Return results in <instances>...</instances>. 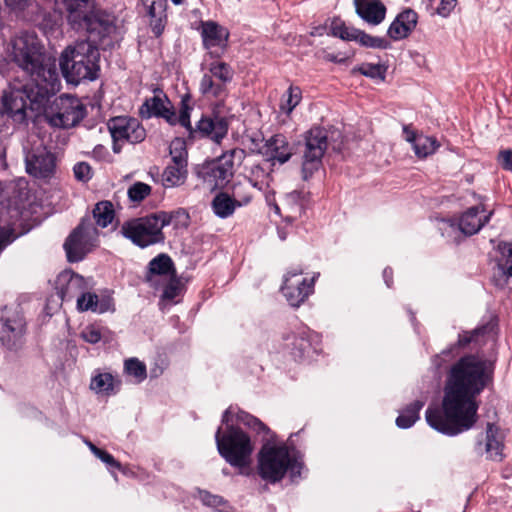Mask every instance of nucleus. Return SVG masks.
Returning a JSON list of instances; mask_svg holds the SVG:
<instances>
[{"mask_svg":"<svg viewBox=\"0 0 512 512\" xmlns=\"http://www.w3.org/2000/svg\"><path fill=\"white\" fill-rule=\"evenodd\" d=\"M24 325L20 319H7L1 325L0 338L4 344L11 347L23 333Z\"/></svg>","mask_w":512,"mask_h":512,"instance_id":"nucleus-30","label":"nucleus"},{"mask_svg":"<svg viewBox=\"0 0 512 512\" xmlns=\"http://www.w3.org/2000/svg\"><path fill=\"white\" fill-rule=\"evenodd\" d=\"M493 211H486L483 203H479L467 209L460 217L458 229L464 235L476 234L486 223L489 222Z\"/></svg>","mask_w":512,"mask_h":512,"instance_id":"nucleus-16","label":"nucleus"},{"mask_svg":"<svg viewBox=\"0 0 512 512\" xmlns=\"http://www.w3.org/2000/svg\"><path fill=\"white\" fill-rule=\"evenodd\" d=\"M77 309L81 312L90 310L100 314L114 310L111 298L99 300L96 294L90 292H84L77 297Z\"/></svg>","mask_w":512,"mask_h":512,"instance_id":"nucleus-23","label":"nucleus"},{"mask_svg":"<svg viewBox=\"0 0 512 512\" xmlns=\"http://www.w3.org/2000/svg\"><path fill=\"white\" fill-rule=\"evenodd\" d=\"M357 14L367 23L378 25L385 18L386 9L380 0H354Z\"/></svg>","mask_w":512,"mask_h":512,"instance_id":"nucleus-21","label":"nucleus"},{"mask_svg":"<svg viewBox=\"0 0 512 512\" xmlns=\"http://www.w3.org/2000/svg\"><path fill=\"white\" fill-rule=\"evenodd\" d=\"M151 192V187L143 182H136L128 189V196L134 202H140Z\"/></svg>","mask_w":512,"mask_h":512,"instance_id":"nucleus-41","label":"nucleus"},{"mask_svg":"<svg viewBox=\"0 0 512 512\" xmlns=\"http://www.w3.org/2000/svg\"><path fill=\"white\" fill-rule=\"evenodd\" d=\"M25 164L27 173L36 178H48L54 173L56 168L54 154L42 142L34 144L26 152Z\"/></svg>","mask_w":512,"mask_h":512,"instance_id":"nucleus-15","label":"nucleus"},{"mask_svg":"<svg viewBox=\"0 0 512 512\" xmlns=\"http://www.w3.org/2000/svg\"><path fill=\"white\" fill-rule=\"evenodd\" d=\"M87 446L91 450V452L96 456L101 449L97 448L93 443L86 441Z\"/></svg>","mask_w":512,"mask_h":512,"instance_id":"nucleus-55","label":"nucleus"},{"mask_svg":"<svg viewBox=\"0 0 512 512\" xmlns=\"http://www.w3.org/2000/svg\"><path fill=\"white\" fill-rule=\"evenodd\" d=\"M33 0H5L6 4L13 10H24L30 6Z\"/></svg>","mask_w":512,"mask_h":512,"instance_id":"nucleus-51","label":"nucleus"},{"mask_svg":"<svg viewBox=\"0 0 512 512\" xmlns=\"http://www.w3.org/2000/svg\"><path fill=\"white\" fill-rule=\"evenodd\" d=\"M34 96H37V87L34 82L10 85L2 95L1 113L7 114L14 121L23 122L26 119L28 107L31 110H40L51 95H47L39 101L34 99Z\"/></svg>","mask_w":512,"mask_h":512,"instance_id":"nucleus-6","label":"nucleus"},{"mask_svg":"<svg viewBox=\"0 0 512 512\" xmlns=\"http://www.w3.org/2000/svg\"><path fill=\"white\" fill-rule=\"evenodd\" d=\"M165 3H166V0H160L159 16L157 18L151 19V22H150L152 31L156 36H160L165 27V18H166L165 14H164Z\"/></svg>","mask_w":512,"mask_h":512,"instance_id":"nucleus-43","label":"nucleus"},{"mask_svg":"<svg viewBox=\"0 0 512 512\" xmlns=\"http://www.w3.org/2000/svg\"><path fill=\"white\" fill-rule=\"evenodd\" d=\"M187 173V165L171 163L162 173L163 185L165 187L180 186L185 182Z\"/></svg>","mask_w":512,"mask_h":512,"instance_id":"nucleus-28","label":"nucleus"},{"mask_svg":"<svg viewBox=\"0 0 512 512\" xmlns=\"http://www.w3.org/2000/svg\"><path fill=\"white\" fill-rule=\"evenodd\" d=\"M73 171L75 178L80 181H88L92 176L91 167L85 162L77 163Z\"/></svg>","mask_w":512,"mask_h":512,"instance_id":"nucleus-47","label":"nucleus"},{"mask_svg":"<svg viewBox=\"0 0 512 512\" xmlns=\"http://www.w3.org/2000/svg\"><path fill=\"white\" fill-rule=\"evenodd\" d=\"M199 91L207 99L223 100L228 95L227 85L218 80L202 75Z\"/></svg>","mask_w":512,"mask_h":512,"instance_id":"nucleus-26","label":"nucleus"},{"mask_svg":"<svg viewBox=\"0 0 512 512\" xmlns=\"http://www.w3.org/2000/svg\"><path fill=\"white\" fill-rule=\"evenodd\" d=\"M86 107L74 96L61 95L54 99L46 110L48 122L55 127L71 128L76 126L85 116Z\"/></svg>","mask_w":512,"mask_h":512,"instance_id":"nucleus-9","label":"nucleus"},{"mask_svg":"<svg viewBox=\"0 0 512 512\" xmlns=\"http://www.w3.org/2000/svg\"><path fill=\"white\" fill-rule=\"evenodd\" d=\"M93 217L98 226L107 227L114 218L113 205L109 201L97 203L93 210Z\"/></svg>","mask_w":512,"mask_h":512,"instance_id":"nucleus-34","label":"nucleus"},{"mask_svg":"<svg viewBox=\"0 0 512 512\" xmlns=\"http://www.w3.org/2000/svg\"><path fill=\"white\" fill-rule=\"evenodd\" d=\"M234 415L236 416L237 413H234L232 407L224 412L222 423L226 424L227 429L222 433L219 427L215 434V441L220 455L231 466L238 468L241 474L248 475L254 447L246 433L230 424Z\"/></svg>","mask_w":512,"mask_h":512,"instance_id":"nucleus-5","label":"nucleus"},{"mask_svg":"<svg viewBox=\"0 0 512 512\" xmlns=\"http://www.w3.org/2000/svg\"><path fill=\"white\" fill-rule=\"evenodd\" d=\"M171 218L166 213L126 221L121 226V234L139 247H147L163 241L162 229Z\"/></svg>","mask_w":512,"mask_h":512,"instance_id":"nucleus-7","label":"nucleus"},{"mask_svg":"<svg viewBox=\"0 0 512 512\" xmlns=\"http://www.w3.org/2000/svg\"><path fill=\"white\" fill-rule=\"evenodd\" d=\"M502 249L503 259L500 262L502 270L512 277V242L504 244Z\"/></svg>","mask_w":512,"mask_h":512,"instance_id":"nucleus-46","label":"nucleus"},{"mask_svg":"<svg viewBox=\"0 0 512 512\" xmlns=\"http://www.w3.org/2000/svg\"><path fill=\"white\" fill-rule=\"evenodd\" d=\"M354 29L355 28L353 27L346 26L340 20H334L331 24L332 35L345 41H351V38L353 37L352 31H354Z\"/></svg>","mask_w":512,"mask_h":512,"instance_id":"nucleus-42","label":"nucleus"},{"mask_svg":"<svg viewBox=\"0 0 512 512\" xmlns=\"http://www.w3.org/2000/svg\"><path fill=\"white\" fill-rule=\"evenodd\" d=\"M203 75L228 85L233 79L234 72L225 62L215 61L208 66L207 71H205Z\"/></svg>","mask_w":512,"mask_h":512,"instance_id":"nucleus-33","label":"nucleus"},{"mask_svg":"<svg viewBox=\"0 0 512 512\" xmlns=\"http://www.w3.org/2000/svg\"><path fill=\"white\" fill-rule=\"evenodd\" d=\"M6 59L21 69L37 87L36 100L59 91L55 60L49 57L44 45L34 31H19L4 44Z\"/></svg>","mask_w":512,"mask_h":512,"instance_id":"nucleus-3","label":"nucleus"},{"mask_svg":"<svg viewBox=\"0 0 512 512\" xmlns=\"http://www.w3.org/2000/svg\"><path fill=\"white\" fill-rule=\"evenodd\" d=\"M489 381L485 363L475 356L462 357L450 370L443 398V413L426 410V421L436 431L455 436L470 429L477 420L476 397Z\"/></svg>","mask_w":512,"mask_h":512,"instance_id":"nucleus-1","label":"nucleus"},{"mask_svg":"<svg viewBox=\"0 0 512 512\" xmlns=\"http://www.w3.org/2000/svg\"><path fill=\"white\" fill-rule=\"evenodd\" d=\"M424 406V401L416 400L408 405L396 418V425L401 429H407L419 419V412Z\"/></svg>","mask_w":512,"mask_h":512,"instance_id":"nucleus-31","label":"nucleus"},{"mask_svg":"<svg viewBox=\"0 0 512 512\" xmlns=\"http://www.w3.org/2000/svg\"><path fill=\"white\" fill-rule=\"evenodd\" d=\"M274 208H275V212H276L277 214L282 215V213H281V208H280L278 205H275V206H274Z\"/></svg>","mask_w":512,"mask_h":512,"instance_id":"nucleus-59","label":"nucleus"},{"mask_svg":"<svg viewBox=\"0 0 512 512\" xmlns=\"http://www.w3.org/2000/svg\"><path fill=\"white\" fill-rule=\"evenodd\" d=\"M392 275V270L391 269H388L386 268L383 272V276L385 278V282L387 284V286L389 287L390 286V283H389V278L391 277Z\"/></svg>","mask_w":512,"mask_h":512,"instance_id":"nucleus-54","label":"nucleus"},{"mask_svg":"<svg viewBox=\"0 0 512 512\" xmlns=\"http://www.w3.org/2000/svg\"><path fill=\"white\" fill-rule=\"evenodd\" d=\"M80 337L87 343L96 344L102 338L101 329L95 325H88L81 331Z\"/></svg>","mask_w":512,"mask_h":512,"instance_id":"nucleus-45","label":"nucleus"},{"mask_svg":"<svg viewBox=\"0 0 512 512\" xmlns=\"http://www.w3.org/2000/svg\"><path fill=\"white\" fill-rule=\"evenodd\" d=\"M236 422L263 435V439L267 441L261 447L257 459L258 474L263 480L276 483L282 480L288 471L292 476L300 473L302 463L290 454L285 444L277 445L269 442L273 436L262 421L245 411H238Z\"/></svg>","mask_w":512,"mask_h":512,"instance_id":"nucleus-4","label":"nucleus"},{"mask_svg":"<svg viewBox=\"0 0 512 512\" xmlns=\"http://www.w3.org/2000/svg\"><path fill=\"white\" fill-rule=\"evenodd\" d=\"M301 101V91L297 87H289L287 93L283 96L282 102L280 104V110L287 115H290L293 109L300 103Z\"/></svg>","mask_w":512,"mask_h":512,"instance_id":"nucleus-37","label":"nucleus"},{"mask_svg":"<svg viewBox=\"0 0 512 512\" xmlns=\"http://www.w3.org/2000/svg\"><path fill=\"white\" fill-rule=\"evenodd\" d=\"M217 512H233V511H230V510H217Z\"/></svg>","mask_w":512,"mask_h":512,"instance_id":"nucleus-61","label":"nucleus"},{"mask_svg":"<svg viewBox=\"0 0 512 512\" xmlns=\"http://www.w3.org/2000/svg\"><path fill=\"white\" fill-rule=\"evenodd\" d=\"M164 297H166V298H173L174 297V289L173 288L165 289Z\"/></svg>","mask_w":512,"mask_h":512,"instance_id":"nucleus-56","label":"nucleus"},{"mask_svg":"<svg viewBox=\"0 0 512 512\" xmlns=\"http://www.w3.org/2000/svg\"><path fill=\"white\" fill-rule=\"evenodd\" d=\"M470 341H471V338H467V337H461L459 340L460 344H462V345H465V344L469 343Z\"/></svg>","mask_w":512,"mask_h":512,"instance_id":"nucleus-57","label":"nucleus"},{"mask_svg":"<svg viewBox=\"0 0 512 512\" xmlns=\"http://www.w3.org/2000/svg\"><path fill=\"white\" fill-rule=\"evenodd\" d=\"M172 267V261L170 257L164 254H160L153 258L149 263V271L152 274L164 275L168 274Z\"/></svg>","mask_w":512,"mask_h":512,"instance_id":"nucleus-40","label":"nucleus"},{"mask_svg":"<svg viewBox=\"0 0 512 512\" xmlns=\"http://www.w3.org/2000/svg\"><path fill=\"white\" fill-rule=\"evenodd\" d=\"M124 368L125 371L130 376H133L138 383L142 382L147 376L145 364L136 358L126 360Z\"/></svg>","mask_w":512,"mask_h":512,"instance_id":"nucleus-39","label":"nucleus"},{"mask_svg":"<svg viewBox=\"0 0 512 512\" xmlns=\"http://www.w3.org/2000/svg\"><path fill=\"white\" fill-rule=\"evenodd\" d=\"M428 1L433 4L435 0ZM457 4L458 0H440L435 8V13L442 18H447L452 14Z\"/></svg>","mask_w":512,"mask_h":512,"instance_id":"nucleus-44","label":"nucleus"},{"mask_svg":"<svg viewBox=\"0 0 512 512\" xmlns=\"http://www.w3.org/2000/svg\"><path fill=\"white\" fill-rule=\"evenodd\" d=\"M96 457L109 466L115 467L119 470L121 469V464L116 461L111 454L104 450H100L99 453L96 454Z\"/></svg>","mask_w":512,"mask_h":512,"instance_id":"nucleus-50","label":"nucleus"},{"mask_svg":"<svg viewBox=\"0 0 512 512\" xmlns=\"http://www.w3.org/2000/svg\"><path fill=\"white\" fill-rule=\"evenodd\" d=\"M502 436L494 425L488 424L486 432L485 451L491 460H500L502 457Z\"/></svg>","mask_w":512,"mask_h":512,"instance_id":"nucleus-29","label":"nucleus"},{"mask_svg":"<svg viewBox=\"0 0 512 512\" xmlns=\"http://www.w3.org/2000/svg\"><path fill=\"white\" fill-rule=\"evenodd\" d=\"M61 280H67L66 286L60 290L62 300H71L80 296L87 289V281L79 274L65 272L61 275Z\"/></svg>","mask_w":512,"mask_h":512,"instance_id":"nucleus-25","label":"nucleus"},{"mask_svg":"<svg viewBox=\"0 0 512 512\" xmlns=\"http://www.w3.org/2000/svg\"><path fill=\"white\" fill-rule=\"evenodd\" d=\"M354 71H357L360 74L371 79L384 81L387 67L383 64L363 63L359 65L357 68H355Z\"/></svg>","mask_w":512,"mask_h":512,"instance_id":"nucleus-36","label":"nucleus"},{"mask_svg":"<svg viewBox=\"0 0 512 512\" xmlns=\"http://www.w3.org/2000/svg\"><path fill=\"white\" fill-rule=\"evenodd\" d=\"M169 148L172 163L187 165V150L184 140L175 138L171 141Z\"/></svg>","mask_w":512,"mask_h":512,"instance_id":"nucleus-38","label":"nucleus"},{"mask_svg":"<svg viewBox=\"0 0 512 512\" xmlns=\"http://www.w3.org/2000/svg\"><path fill=\"white\" fill-rule=\"evenodd\" d=\"M316 274L312 278L303 276L301 270H291L284 275L282 293L288 303L293 307H299L312 294Z\"/></svg>","mask_w":512,"mask_h":512,"instance_id":"nucleus-14","label":"nucleus"},{"mask_svg":"<svg viewBox=\"0 0 512 512\" xmlns=\"http://www.w3.org/2000/svg\"><path fill=\"white\" fill-rule=\"evenodd\" d=\"M282 205L284 211L283 217L287 222L295 221L304 211L303 197L298 191L287 194Z\"/></svg>","mask_w":512,"mask_h":512,"instance_id":"nucleus-27","label":"nucleus"},{"mask_svg":"<svg viewBox=\"0 0 512 512\" xmlns=\"http://www.w3.org/2000/svg\"><path fill=\"white\" fill-rule=\"evenodd\" d=\"M352 33L353 37L351 38V41H355L362 46L378 49H385L388 46V42L386 39L371 36L362 30L355 28L354 31H352Z\"/></svg>","mask_w":512,"mask_h":512,"instance_id":"nucleus-35","label":"nucleus"},{"mask_svg":"<svg viewBox=\"0 0 512 512\" xmlns=\"http://www.w3.org/2000/svg\"><path fill=\"white\" fill-rule=\"evenodd\" d=\"M114 387L115 379L107 372L95 374L90 382V389L96 394L111 395L114 393Z\"/></svg>","mask_w":512,"mask_h":512,"instance_id":"nucleus-32","label":"nucleus"},{"mask_svg":"<svg viewBox=\"0 0 512 512\" xmlns=\"http://www.w3.org/2000/svg\"><path fill=\"white\" fill-rule=\"evenodd\" d=\"M190 110L188 101L183 99L177 116L169 99L165 95L158 94L146 99L139 112L143 118L162 117L171 125L179 123L183 127L191 129Z\"/></svg>","mask_w":512,"mask_h":512,"instance_id":"nucleus-10","label":"nucleus"},{"mask_svg":"<svg viewBox=\"0 0 512 512\" xmlns=\"http://www.w3.org/2000/svg\"><path fill=\"white\" fill-rule=\"evenodd\" d=\"M245 157V150L231 149L211 163L204 165L199 175L209 188L223 187L232 179L235 167L241 165Z\"/></svg>","mask_w":512,"mask_h":512,"instance_id":"nucleus-8","label":"nucleus"},{"mask_svg":"<svg viewBox=\"0 0 512 512\" xmlns=\"http://www.w3.org/2000/svg\"><path fill=\"white\" fill-rule=\"evenodd\" d=\"M174 4L179 5L183 2V0H171Z\"/></svg>","mask_w":512,"mask_h":512,"instance_id":"nucleus-60","label":"nucleus"},{"mask_svg":"<svg viewBox=\"0 0 512 512\" xmlns=\"http://www.w3.org/2000/svg\"><path fill=\"white\" fill-rule=\"evenodd\" d=\"M199 497L203 504L207 506L219 507L225 503L222 497L210 494L207 491H200Z\"/></svg>","mask_w":512,"mask_h":512,"instance_id":"nucleus-48","label":"nucleus"},{"mask_svg":"<svg viewBox=\"0 0 512 512\" xmlns=\"http://www.w3.org/2000/svg\"><path fill=\"white\" fill-rule=\"evenodd\" d=\"M67 13V20L75 30H86L87 41L67 46L59 59L60 69L68 83L77 85L83 80H95L100 70V53L97 45L115 32L110 19L95 8V0H57Z\"/></svg>","mask_w":512,"mask_h":512,"instance_id":"nucleus-2","label":"nucleus"},{"mask_svg":"<svg viewBox=\"0 0 512 512\" xmlns=\"http://www.w3.org/2000/svg\"><path fill=\"white\" fill-rule=\"evenodd\" d=\"M497 161L504 170L512 171V150L505 149L499 152Z\"/></svg>","mask_w":512,"mask_h":512,"instance_id":"nucleus-49","label":"nucleus"},{"mask_svg":"<svg viewBox=\"0 0 512 512\" xmlns=\"http://www.w3.org/2000/svg\"><path fill=\"white\" fill-rule=\"evenodd\" d=\"M197 132L219 143L228 132L227 120L220 117L214 119L203 117L197 123Z\"/></svg>","mask_w":512,"mask_h":512,"instance_id":"nucleus-22","label":"nucleus"},{"mask_svg":"<svg viewBox=\"0 0 512 512\" xmlns=\"http://www.w3.org/2000/svg\"><path fill=\"white\" fill-rule=\"evenodd\" d=\"M481 446H482V444L480 442L476 445V451L478 453H482V447Z\"/></svg>","mask_w":512,"mask_h":512,"instance_id":"nucleus-58","label":"nucleus"},{"mask_svg":"<svg viewBox=\"0 0 512 512\" xmlns=\"http://www.w3.org/2000/svg\"><path fill=\"white\" fill-rule=\"evenodd\" d=\"M443 233H450V232H453V231H456L457 227L456 225L452 222V221H443L442 222V227L440 228Z\"/></svg>","mask_w":512,"mask_h":512,"instance_id":"nucleus-53","label":"nucleus"},{"mask_svg":"<svg viewBox=\"0 0 512 512\" xmlns=\"http://www.w3.org/2000/svg\"><path fill=\"white\" fill-rule=\"evenodd\" d=\"M159 3L160 0L153 1L152 4L149 7V16L151 19L157 18L159 16Z\"/></svg>","mask_w":512,"mask_h":512,"instance_id":"nucleus-52","label":"nucleus"},{"mask_svg":"<svg viewBox=\"0 0 512 512\" xmlns=\"http://www.w3.org/2000/svg\"><path fill=\"white\" fill-rule=\"evenodd\" d=\"M201 36L206 49L224 48L226 46L229 33L215 22L207 21L202 23Z\"/></svg>","mask_w":512,"mask_h":512,"instance_id":"nucleus-20","label":"nucleus"},{"mask_svg":"<svg viewBox=\"0 0 512 512\" xmlns=\"http://www.w3.org/2000/svg\"><path fill=\"white\" fill-rule=\"evenodd\" d=\"M249 201L250 197L245 198L244 201L241 202L227 193L221 192L214 197L211 206L215 215L224 219L230 217L237 207H240L243 203H248Z\"/></svg>","mask_w":512,"mask_h":512,"instance_id":"nucleus-24","label":"nucleus"},{"mask_svg":"<svg viewBox=\"0 0 512 512\" xmlns=\"http://www.w3.org/2000/svg\"><path fill=\"white\" fill-rule=\"evenodd\" d=\"M403 134L405 140L412 144L415 155L418 158L428 157L439 147V144L434 137L417 134L410 128V126L405 125L403 127Z\"/></svg>","mask_w":512,"mask_h":512,"instance_id":"nucleus-18","label":"nucleus"},{"mask_svg":"<svg viewBox=\"0 0 512 512\" xmlns=\"http://www.w3.org/2000/svg\"><path fill=\"white\" fill-rule=\"evenodd\" d=\"M108 129L113 138V151L119 153L120 143L128 142L136 144L142 142L146 137V131L140 122L130 117H115L109 120Z\"/></svg>","mask_w":512,"mask_h":512,"instance_id":"nucleus-13","label":"nucleus"},{"mask_svg":"<svg viewBox=\"0 0 512 512\" xmlns=\"http://www.w3.org/2000/svg\"><path fill=\"white\" fill-rule=\"evenodd\" d=\"M417 21V13L412 9H406L391 23L388 34L394 40L404 39L415 29Z\"/></svg>","mask_w":512,"mask_h":512,"instance_id":"nucleus-19","label":"nucleus"},{"mask_svg":"<svg viewBox=\"0 0 512 512\" xmlns=\"http://www.w3.org/2000/svg\"><path fill=\"white\" fill-rule=\"evenodd\" d=\"M327 145L325 129L313 127L307 132L302 152V173L305 180L320 168Z\"/></svg>","mask_w":512,"mask_h":512,"instance_id":"nucleus-12","label":"nucleus"},{"mask_svg":"<svg viewBox=\"0 0 512 512\" xmlns=\"http://www.w3.org/2000/svg\"><path fill=\"white\" fill-rule=\"evenodd\" d=\"M260 152L267 161L284 164L291 158L294 149L284 135L276 134L265 142Z\"/></svg>","mask_w":512,"mask_h":512,"instance_id":"nucleus-17","label":"nucleus"},{"mask_svg":"<svg viewBox=\"0 0 512 512\" xmlns=\"http://www.w3.org/2000/svg\"><path fill=\"white\" fill-rule=\"evenodd\" d=\"M98 230L91 220H82L64 243L69 262L81 261L98 244Z\"/></svg>","mask_w":512,"mask_h":512,"instance_id":"nucleus-11","label":"nucleus"}]
</instances>
